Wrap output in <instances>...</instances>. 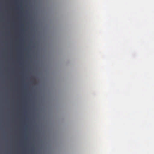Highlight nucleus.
<instances>
[{"label":"nucleus","instance_id":"nucleus-1","mask_svg":"<svg viewBox=\"0 0 154 154\" xmlns=\"http://www.w3.org/2000/svg\"><path fill=\"white\" fill-rule=\"evenodd\" d=\"M0 15H1V14H0Z\"/></svg>","mask_w":154,"mask_h":154}]
</instances>
